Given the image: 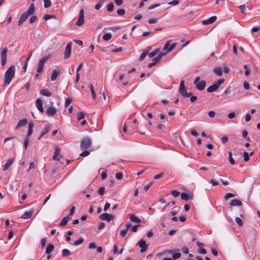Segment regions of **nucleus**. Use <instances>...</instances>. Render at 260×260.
<instances>
[{
	"instance_id": "obj_35",
	"label": "nucleus",
	"mask_w": 260,
	"mask_h": 260,
	"mask_svg": "<svg viewBox=\"0 0 260 260\" xmlns=\"http://www.w3.org/2000/svg\"><path fill=\"white\" fill-rule=\"evenodd\" d=\"M85 117V113L83 112H80L77 114V119L78 121L83 119Z\"/></svg>"
},
{
	"instance_id": "obj_54",
	"label": "nucleus",
	"mask_w": 260,
	"mask_h": 260,
	"mask_svg": "<svg viewBox=\"0 0 260 260\" xmlns=\"http://www.w3.org/2000/svg\"><path fill=\"white\" fill-rule=\"evenodd\" d=\"M105 190V187H101L98 190V192L100 195L102 196L104 194Z\"/></svg>"
},
{
	"instance_id": "obj_43",
	"label": "nucleus",
	"mask_w": 260,
	"mask_h": 260,
	"mask_svg": "<svg viewBox=\"0 0 260 260\" xmlns=\"http://www.w3.org/2000/svg\"><path fill=\"white\" fill-rule=\"evenodd\" d=\"M235 197V194L233 193H226L224 197V198L225 200H228L231 198H232V197Z\"/></svg>"
},
{
	"instance_id": "obj_47",
	"label": "nucleus",
	"mask_w": 260,
	"mask_h": 260,
	"mask_svg": "<svg viewBox=\"0 0 260 260\" xmlns=\"http://www.w3.org/2000/svg\"><path fill=\"white\" fill-rule=\"evenodd\" d=\"M243 157H244V161H247L249 160V157L248 153L247 152H244Z\"/></svg>"
},
{
	"instance_id": "obj_27",
	"label": "nucleus",
	"mask_w": 260,
	"mask_h": 260,
	"mask_svg": "<svg viewBox=\"0 0 260 260\" xmlns=\"http://www.w3.org/2000/svg\"><path fill=\"white\" fill-rule=\"evenodd\" d=\"M160 53H162L161 52H160V50L158 49H155V50H154L153 51L150 52L149 54H148V56L149 57V58H152L155 55H158Z\"/></svg>"
},
{
	"instance_id": "obj_28",
	"label": "nucleus",
	"mask_w": 260,
	"mask_h": 260,
	"mask_svg": "<svg viewBox=\"0 0 260 260\" xmlns=\"http://www.w3.org/2000/svg\"><path fill=\"white\" fill-rule=\"evenodd\" d=\"M54 247L52 244L48 245L46 249V254H48L50 253H51L54 249Z\"/></svg>"
},
{
	"instance_id": "obj_15",
	"label": "nucleus",
	"mask_w": 260,
	"mask_h": 260,
	"mask_svg": "<svg viewBox=\"0 0 260 260\" xmlns=\"http://www.w3.org/2000/svg\"><path fill=\"white\" fill-rule=\"evenodd\" d=\"M33 127H34V123L32 122H29L28 123V132H27V135H26V136L25 138H29V137L31 135V134L32 133V131H33V129H32Z\"/></svg>"
},
{
	"instance_id": "obj_6",
	"label": "nucleus",
	"mask_w": 260,
	"mask_h": 260,
	"mask_svg": "<svg viewBox=\"0 0 260 260\" xmlns=\"http://www.w3.org/2000/svg\"><path fill=\"white\" fill-rule=\"evenodd\" d=\"M84 22V12L83 9L80 10L78 20L76 22L77 26H81Z\"/></svg>"
},
{
	"instance_id": "obj_25",
	"label": "nucleus",
	"mask_w": 260,
	"mask_h": 260,
	"mask_svg": "<svg viewBox=\"0 0 260 260\" xmlns=\"http://www.w3.org/2000/svg\"><path fill=\"white\" fill-rule=\"evenodd\" d=\"M218 88V85L214 83L213 85H211L207 88V91L208 92H212L217 90Z\"/></svg>"
},
{
	"instance_id": "obj_11",
	"label": "nucleus",
	"mask_w": 260,
	"mask_h": 260,
	"mask_svg": "<svg viewBox=\"0 0 260 260\" xmlns=\"http://www.w3.org/2000/svg\"><path fill=\"white\" fill-rule=\"evenodd\" d=\"M57 110L52 106H49L47 108L46 113V114L50 116H53L56 114Z\"/></svg>"
},
{
	"instance_id": "obj_12",
	"label": "nucleus",
	"mask_w": 260,
	"mask_h": 260,
	"mask_svg": "<svg viewBox=\"0 0 260 260\" xmlns=\"http://www.w3.org/2000/svg\"><path fill=\"white\" fill-rule=\"evenodd\" d=\"M36 107L39 111L42 113L44 112L42 101L40 99H37L36 101Z\"/></svg>"
},
{
	"instance_id": "obj_18",
	"label": "nucleus",
	"mask_w": 260,
	"mask_h": 260,
	"mask_svg": "<svg viewBox=\"0 0 260 260\" xmlns=\"http://www.w3.org/2000/svg\"><path fill=\"white\" fill-rule=\"evenodd\" d=\"M14 161V158H10L8 159L7 162L5 164L4 166L3 170L6 171L13 164Z\"/></svg>"
},
{
	"instance_id": "obj_52",
	"label": "nucleus",
	"mask_w": 260,
	"mask_h": 260,
	"mask_svg": "<svg viewBox=\"0 0 260 260\" xmlns=\"http://www.w3.org/2000/svg\"><path fill=\"white\" fill-rule=\"evenodd\" d=\"M84 151L82 152L80 154V156H87L89 154V151L85 150H83Z\"/></svg>"
},
{
	"instance_id": "obj_51",
	"label": "nucleus",
	"mask_w": 260,
	"mask_h": 260,
	"mask_svg": "<svg viewBox=\"0 0 260 260\" xmlns=\"http://www.w3.org/2000/svg\"><path fill=\"white\" fill-rule=\"evenodd\" d=\"M37 20V17L36 16H32L29 19V23H32Z\"/></svg>"
},
{
	"instance_id": "obj_63",
	"label": "nucleus",
	"mask_w": 260,
	"mask_h": 260,
	"mask_svg": "<svg viewBox=\"0 0 260 260\" xmlns=\"http://www.w3.org/2000/svg\"><path fill=\"white\" fill-rule=\"evenodd\" d=\"M60 152V149L59 147L56 146H55V152L54 153L57 154V155H59Z\"/></svg>"
},
{
	"instance_id": "obj_39",
	"label": "nucleus",
	"mask_w": 260,
	"mask_h": 260,
	"mask_svg": "<svg viewBox=\"0 0 260 260\" xmlns=\"http://www.w3.org/2000/svg\"><path fill=\"white\" fill-rule=\"evenodd\" d=\"M176 45H177V44L176 43H173L171 44V45L170 44L169 48L168 49L166 53H168V52L171 51V50H172L176 46Z\"/></svg>"
},
{
	"instance_id": "obj_19",
	"label": "nucleus",
	"mask_w": 260,
	"mask_h": 260,
	"mask_svg": "<svg viewBox=\"0 0 260 260\" xmlns=\"http://www.w3.org/2000/svg\"><path fill=\"white\" fill-rule=\"evenodd\" d=\"M179 92L184 98H189L191 95V93L188 92L186 88L180 90Z\"/></svg>"
},
{
	"instance_id": "obj_58",
	"label": "nucleus",
	"mask_w": 260,
	"mask_h": 260,
	"mask_svg": "<svg viewBox=\"0 0 260 260\" xmlns=\"http://www.w3.org/2000/svg\"><path fill=\"white\" fill-rule=\"evenodd\" d=\"M28 143H29V138H25V140H24V146L25 149H26L27 148L28 145Z\"/></svg>"
},
{
	"instance_id": "obj_64",
	"label": "nucleus",
	"mask_w": 260,
	"mask_h": 260,
	"mask_svg": "<svg viewBox=\"0 0 260 260\" xmlns=\"http://www.w3.org/2000/svg\"><path fill=\"white\" fill-rule=\"evenodd\" d=\"M236 116V114L234 112H231L228 114V118L230 119L234 118Z\"/></svg>"
},
{
	"instance_id": "obj_49",
	"label": "nucleus",
	"mask_w": 260,
	"mask_h": 260,
	"mask_svg": "<svg viewBox=\"0 0 260 260\" xmlns=\"http://www.w3.org/2000/svg\"><path fill=\"white\" fill-rule=\"evenodd\" d=\"M72 103V99L71 98H67L65 102L64 106L67 107Z\"/></svg>"
},
{
	"instance_id": "obj_33",
	"label": "nucleus",
	"mask_w": 260,
	"mask_h": 260,
	"mask_svg": "<svg viewBox=\"0 0 260 260\" xmlns=\"http://www.w3.org/2000/svg\"><path fill=\"white\" fill-rule=\"evenodd\" d=\"M105 3V0H101L100 2L95 6V9L97 10H99L100 8Z\"/></svg>"
},
{
	"instance_id": "obj_34",
	"label": "nucleus",
	"mask_w": 260,
	"mask_h": 260,
	"mask_svg": "<svg viewBox=\"0 0 260 260\" xmlns=\"http://www.w3.org/2000/svg\"><path fill=\"white\" fill-rule=\"evenodd\" d=\"M89 88H90L91 94H92V99L93 100H94L95 99L96 94H95V91L94 90V88H93V85H90L89 86Z\"/></svg>"
},
{
	"instance_id": "obj_20",
	"label": "nucleus",
	"mask_w": 260,
	"mask_h": 260,
	"mask_svg": "<svg viewBox=\"0 0 260 260\" xmlns=\"http://www.w3.org/2000/svg\"><path fill=\"white\" fill-rule=\"evenodd\" d=\"M27 120L26 119H23L18 122V124L16 126V128H19L21 127L24 126L27 124Z\"/></svg>"
},
{
	"instance_id": "obj_38",
	"label": "nucleus",
	"mask_w": 260,
	"mask_h": 260,
	"mask_svg": "<svg viewBox=\"0 0 260 260\" xmlns=\"http://www.w3.org/2000/svg\"><path fill=\"white\" fill-rule=\"evenodd\" d=\"M100 93L102 94L103 98L105 100H107V97L106 95V89L105 88H101L100 91Z\"/></svg>"
},
{
	"instance_id": "obj_9",
	"label": "nucleus",
	"mask_w": 260,
	"mask_h": 260,
	"mask_svg": "<svg viewBox=\"0 0 260 260\" xmlns=\"http://www.w3.org/2000/svg\"><path fill=\"white\" fill-rule=\"evenodd\" d=\"M165 55L164 53H160L156 57L153 58L152 59V62H151L148 64V67L150 68L152 66H154L159 60L161 59V58Z\"/></svg>"
},
{
	"instance_id": "obj_48",
	"label": "nucleus",
	"mask_w": 260,
	"mask_h": 260,
	"mask_svg": "<svg viewBox=\"0 0 260 260\" xmlns=\"http://www.w3.org/2000/svg\"><path fill=\"white\" fill-rule=\"evenodd\" d=\"M48 59V57H43L42 59H41L39 61V64H42L44 66V63L45 62V61Z\"/></svg>"
},
{
	"instance_id": "obj_8",
	"label": "nucleus",
	"mask_w": 260,
	"mask_h": 260,
	"mask_svg": "<svg viewBox=\"0 0 260 260\" xmlns=\"http://www.w3.org/2000/svg\"><path fill=\"white\" fill-rule=\"evenodd\" d=\"M100 219L103 220H107L109 222L114 218V216L112 214H109L107 213H104L101 214L99 216Z\"/></svg>"
},
{
	"instance_id": "obj_32",
	"label": "nucleus",
	"mask_w": 260,
	"mask_h": 260,
	"mask_svg": "<svg viewBox=\"0 0 260 260\" xmlns=\"http://www.w3.org/2000/svg\"><path fill=\"white\" fill-rule=\"evenodd\" d=\"M71 254L69 250L67 249H64L62 250V255L63 257H66L70 255Z\"/></svg>"
},
{
	"instance_id": "obj_24",
	"label": "nucleus",
	"mask_w": 260,
	"mask_h": 260,
	"mask_svg": "<svg viewBox=\"0 0 260 260\" xmlns=\"http://www.w3.org/2000/svg\"><path fill=\"white\" fill-rule=\"evenodd\" d=\"M181 198L182 200L187 201L189 199H192V196H189L186 192H182L181 194Z\"/></svg>"
},
{
	"instance_id": "obj_16",
	"label": "nucleus",
	"mask_w": 260,
	"mask_h": 260,
	"mask_svg": "<svg viewBox=\"0 0 260 260\" xmlns=\"http://www.w3.org/2000/svg\"><path fill=\"white\" fill-rule=\"evenodd\" d=\"M60 74V71L57 70H54L52 71L51 76V80L54 81L56 79L58 76Z\"/></svg>"
},
{
	"instance_id": "obj_42",
	"label": "nucleus",
	"mask_w": 260,
	"mask_h": 260,
	"mask_svg": "<svg viewBox=\"0 0 260 260\" xmlns=\"http://www.w3.org/2000/svg\"><path fill=\"white\" fill-rule=\"evenodd\" d=\"M148 54V52L147 51H144L142 54L141 55L140 58H139V60L140 61H142L143 60L145 57L146 56V55Z\"/></svg>"
},
{
	"instance_id": "obj_37",
	"label": "nucleus",
	"mask_w": 260,
	"mask_h": 260,
	"mask_svg": "<svg viewBox=\"0 0 260 260\" xmlns=\"http://www.w3.org/2000/svg\"><path fill=\"white\" fill-rule=\"evenodd\" d=\"M244 69L245 70V75L248 76L250 73V69L246 64L244 66Z\"/></svg>"
},
{
	"instance_id": "obj_30",
	"label": "nucleus",
	"mask_w": 260,
	"mask_h": 260,
	"mask_svg": "<svg viewBox=\"0 0 260 260\" xmlns=\"http://www.w3.org/2000/svg\"><path fill=\"white\" fill-rule=\"evenodd\" d=\"M239 8L243 14H246L247 13V9L245 5L240 6Z\"/></svg>"
},
{
	"instance_id": "obj_61",
	"label": "nucleus",
	"mask_w": 260,
	"mask_h": 260,
	"mask_svg": "<svg viewBox=\"0 0 260 260\" xmlns=\"http://www.w3.org/2000/svg\"><path fill=\"white\" fill-rule=\"evenodd\" d=\"M43 67H44L43 65L38 63V67L37 71V72L40 73L41 72H42V71L43 70Z\"/></svg>"
},
{
	"instance_id": "obj_17",
	"label": "nucleus",
	"mask_w": 260,
	"mask_h": 260,
	"mask_svg": "<svg viewBox=\"0 0 260 260\" xmlns=\"http://www.w3.org/2000/svg\"><path fill=\"white\" fill-rule=\"evenodd\" d=\"M230 205L231 206H241L242 205V203L238 199H234L231 202Z\"/></svg>"
},
{
	"instance_id": "obj_31",
	"label": "nucleus",
	"mask_w": 260,
	"mask_h": 260,
	"mask_svg": "<svg viewBox=\"0 0 260 260\" xmlns=\"http://www.w3.org/2000/svg\"><path fill=\"white\" fill-rule=\"evenodd\" d=\"M228 154H229V160L230 162L232 165H234L235 164V161L232 157V152L231 151H229Z\"/></svg>"
},
{
	"instance_id": "obj_60",
	"label": "nucleus",
	"mask_w": 260,
	"mask_h": 260,
	"mask_svg": "<svg viewBox=\"0 0 260 260\" xmlns=\"http://www.w3.org/2000/svg\"><path fill=\"white\" fill-rule=\"evenodd\" d=\"M224 81V80L223 79H220L218 80V81L215 83V84L218 85V87L219 88L220 85H221Z\"/></svg>"
},
{
	"instance_id": "obj_21",
	"label": "nucleus",
	"mask_w": 260,
	"mask_h": 260,
	"mask_svg": "<svg viewBox=\"0 0 260 260\" xmlns=\"http://www.w3.org/2000/svg\"><path fill=\"white\" fill-rule=\"evenodd\" d=\"M70 219V218L68 216L63 217L59 223V225L61 226L66 225Z\"/></svg>"
},
{
	"instance_id": "obj_4",
	"label": "nucleus",
	"mask_w": 260,
	"mask_h": 260,
	"mask_svg": "<svg viewBox=\"0 0 260 260\" xmlns=\"http://www.w3.org/2000/svg\"><path fill=\"white\" fill-rule=\"evenodd\" d=\"M200 79L199 76L197 77L193 81V84L198 90H203L206 87V82L204 80L199 82Z\"/></svg>"
},
{
	"instance_id": "obj_59",
	"label": "nucleus",
	"mask_w": 260,
	"mask_h": 260,
	"mask_svg": "<svg viewBox=\"0 0 260 260\" xmlns=\"http://www.w3.org/2000/svg\"><path fill=\"white\" fill-rule=\"evenodd\" d=\"M139 226H140V225H139V224L135 225L133 226L131 229V231H132V232H136Z\"/></svg>"
},
{
	"instance_id": "obj_44",
	"label": "nucleus",
	"mask_w": 260,
	"mask_h": 260,
	"mask_svg": "<svg viewBox=\"0 0 260 260\" xmlns=\"http://www.w3.org/2000/svg\"><path fill=\"white\" fill-rule=\"evenodd\" d=\"M181 256V253L179 252H177L173 254V259H177L179 258H180Z\"/></svg>"
},
{
	"instance_id": "obj_46",
	"label": "nucleus",
	"mask_w": 260,
	"mask_h": 260,
	"mask_svg": "<svg viewBox=\"0 0 260 260\" xmlns=\"http://www.w3.org/2000/svg\"><path fill=\"white\" fill-rule=\"evenodd\" d=\"M55 16L54 15L45 14L44 16V19L45 20H47L50 18H55Z\"/></svg>"
},
{
	"instance_id": "obj_40",
	"label": "nucleus",
	"mask_w": 260,
	"mask_h": 260,
	"mask_svg": "<svg viewBox=\"0 0 260 260\" xmlns=\"http://www.w3.org/2000/svg\"><path fill=\"white\" fill-rule=\"evenodd\" d=\"M114 8V5L112 3L109 4L107 5V11L108 12H111L113 11Z\"/></svg>"
},
{
	"instance_id": "obj_7",
	"label": "nucleus",
	"mask_w": 260,
	"mask_h": 260,
	"mask_svg": "<svg viewBox=\"0 0 260 260\" xmlns=\"http://www.w3.org/2000/svg\"><path fill=\"white\" fill-rule=\"evenodd\" d=\"M72 45V43L71 42H69L67 44V45L66 47L65 51L64 52V57H63L64 59H68L71 55Z\"/></svg>"
},
{
	"instance_id": "obj_23",
	"label": "nucleus",
	"mask_w": 260,
	"mask_h": 260,
	"mask_svg": "<svg viewBox=\"0 0 260 260\" xmlns=\"http://www.w3.org/2000/svg\"><path fill=\"white\" fill-rule=\"evenodd\" d=\"M213 72L217 76H221L222 75L223 70L221 67H217L214 69Z\"/></svg>"
},
{
	"instance_id": "obj_5",
	"label": "nucleus",
	"mask_w": 260,
	"mask_h": 260,
	"mask_svg": "<svg viewBox=\"0 0 260 260\" xmlns=\"http://www.w3.org/2000/svg\"><path fill=\"white\" fill-rule=\"evenodd\" d=\"M8 52V49L7 48H4L2 49L1 57V64L3 67L5 66L7 59V53Z\"/></svg>"
},
{
	"instance_id": "obj_22",
	"label": "nucleus",
	"mask_w": 260,
	"mask_h": 260,
	"mask_svg": "<svg viewBox=\"0 0 260 260\" xmlns=\"http://www.w3.org/2000/svg\"><path fill=\"white\" fill-rule=\"evenodd\" d=\"M130 220L131 221L137 223H139L141 222V220L134 214L130 215Z\"/></svg>"
},
{
	"instance_id": "obj_53",
	"label": "nucleus",
	"mask_w": 260,
	"mask_h": 260,
	"mask_svg": "<svg viewBox=\"0 0 260 260\" xmlns=\"http://www.w3.org/2000/svg\"><path fill=\"white\" fill-rule=\"evenodd\" d=\"M171 194L174 197H178L179 195L180 192L178 191H177V190H174L172 191Z\"/></svg>"
},
{
	"instance_id": "obj_50",
	"label": "nucleus",
	"mask_w": 260,
	"mask_h": 260,
	"mask_svg": "<svg viewBox=\"0 0 260 260\" xmlns=\"http://www.w3.org/2000/svg\"><path fill=\"white\" fill-rule=\"evenodd\" d=\"M118 15L123 16L125 14V10L124 9H119L117 11Z\"/></svg>"
},
{
	"instance_id": "obj_57",
	"label": "nucleus",
	"mask_w": 260,
	"mask_h": 260,
	"mask_svg": "<svg viewBox=\"0 0 260 260\" xmlns=\"http://www.w3.org/2000/svg\"><path fill=\"white\" fill-rule=\"evenodd\" d=\"M28 61H29V58H26V61H25V62L23 65V68H22L24 72H25L26 70Z\"/></svg>"
},
{
	"instance_id": "obj_1",
	"label": "nucleus",
	"mask_w": 260,
	"mask_h": 260,
	"mask_svg": "<svg viewBox=\"0 0 260 260\" xmlns=\"http://www.w3.org/2000/svg\"><path fill=\"white\" fill-rule=\"evenodd\" d=\"M35 11V6L32 3L31 4L27 12L23 13L19 20L18 21V25H20L22 24V23L26 20V19L30 15H31Z\"/></svg>"
},
{
	"instance_id": "obj_36",
	"label": "nucleus",
	"mask_w": 260,
	"mask_h": 260,
	"mask_svg": "<svg viewBox=\"0 0 260 260\" xmlns=\"http://www.w3.org/2000/svg\"><path fill=\"white\" fill-rule=\"evenodd\" d=\"M43 2L45 8H47L51 6V2L50 0H43Z\"/></svg>"
},
{
	"instance_id": "obj_3",
	"label": "nucleus",
	"mask_w": 260,
	"mask_h": 260,
	"mask_svg": "<svg viewBox=\"0 0 260 260\" xmlns=\"http://www.w3.org/2000/svg\"><path fill=\"white\" fill-rule=\"evenodd\" d=\"M91 139L88 137H86L83 138L80 143V148L82 150H86L90 147L91 145Z\"/></svg>"
},
{
	"instance_id": "obj_29",
	"label": "nucleus",
	"mask_w": 260,
	"mask_h": 260,
	"mask_svg": "<svg viewBox=\"0 0 260 260\" xmlns=\"http://www.w3.org/2000/svg\"><path fill=\"white\" fill-rule=\"evenodd\" d=\"M112 37V35L110 33H106L105 34H104L103 36V39L104 40V41H109L111 39Z\"/></svg>"
},
{
	"instance_id": "obj_55",
	"label": "nucleus",
	"mask_w": 260,
	"mask_h": 260,
	"mask_svg": "<svg viewBox=\"0 0 260 260\" xmlns=\"http://www.w3.org/2000/svg\"><path fill=\"white\" fill-rule=\"evenodd\" d=\"M115 177L118 180H121L122 178V174L121 172H118L116 174Z\"/></svg>"
},
{
	"instance_id": "obj_13",
	"label": "nucleus",
	"mask_w": 260,
	"mask_h": 260,
	"mask_svg": "<svg viewBox=\"0 0 260 260\" xmlns=\"http://www.w3.org/2000/svg\"><path fill=\"white\" fill-rule=\"evenodd\" d=\"M216 18L217 17L215 16H212L206 20H204L202 21V24L204 25H207L212 23L216 20Z\"/></svg>"
},
{
	"instance_id": "obj_26",
	"label": "nucleus",
	"mask_w": 260,
	"mask_h": 260,
	"mask_svg": "<svg viewBox=\"0 0 260 260\" xmlns=\"http://www.w3.org/2000/svg\"><path fill=\"white\" fill-rule=\"evenodd\" d=\"M40 93L44 96H50L51 95V92L47 89H43L41 90Z\"/></svg>"
},
{
	"instance_id": "obj_14",
	"label": "nucleus",
	"mask_w": 260,
	"mask_h": 260,
	"mask_svg": "<svg viewBox=\"0 0 260 260\" xmlns=\"http://www.w3.org/2000/svg\"><path fill=\"white\" fill-rule=\"evenodd\" d=\"M34 213L33 209L25 212L21 216V218L28 219L31 217Z\"/></svg>"
},
{
	"instance_id": "obj_2",
	"label": "nucleus",
	"mask_w": 260,
	"mask_h": 260,
	"mask_svg": "<svg viewBox=\"0 0 260 260\" xmlns=\"http://www.w3.org/2000/svg\"><path fill=\"white\" fill-rule=\"evenodd\" d=\"M15 72L14 67H10L5 72L4 75L5 84L9 85L14 77Z\"/></svg>"
},
{
	"instance_id": "obj_45",
	"label": "nucleus",
	"mask_w": 260,
	"mask_h": 260,
	"mask_svg": "<svg viewBox=\"0 0 260 260\" xmlns=\"http://www.w3.org/2000/svg\"><path fill=\"white\" fill-rule=\"evenodd\" d=\"M83 242V239L82 238H79L78 240L74 243V245H78L81 244Z\"/></svg>"
},
{
	"instance_id": "obj_56",
	"label": "nucleus",
	"mask_w": 260,
	"mask_h": 260,
	"mask_svg": "<svg viewBox=\"0 0 260 260\" xmlns=\"http://www.w3.org/2000/svg\"><path fill=\"white\" fill-rule=\"evenodd\" d=\"M170 43V41H168L167 42H166V43L165 44V45L163 47V50H164V51L168 50V49L169 48Z\"/></svg>"
},
{
	"instance_id": "obj_10",
	"label": "nucleus",
	"mask_w": 260,
	"mask_h": 260,
	"mask_svg": "<svg viewBox=\"0 0 260 260\" xmlns=\"http://www.w3.org/2000/svg\"><path fill=\"white\" fill-rule=\"evenodd\" d=\"M141 248V252H145L148 248V245L146 244V241L143 239H141L137 244Z\"/></svg>"
},
{
	"instance_id": "obj_41",
	"label": "nucleus",
	"mask_w": 260,
	"mask_h": 260,
	"mask_svg": "<svg viewBox=\"0 0 260 260\" xmlns=\"http://www.w3.org/2000/svg\"><path fill=\"white\" fill-rule=\"evenodd\" d=\"M235 221L239 225L242 226L243 225V221L241 219L238 217H236Z\"/></svg>"
},
{
	"instance_id": "obj_62",
	"label": "nucleus",
	"mask_w": 260,
	"mask_h": 260,
	"mask_svg": "<svg viewBox=\"0 0 260 260\" xmlns=\"http://www.w3.org/2000/svg\"><path fill=\"white\" fill-rule=\"evenodd\" d=\"M185 88H186L184 85V82L183 81H181L180 84L179 91Z\"/></svg>"
}]
</instances>
